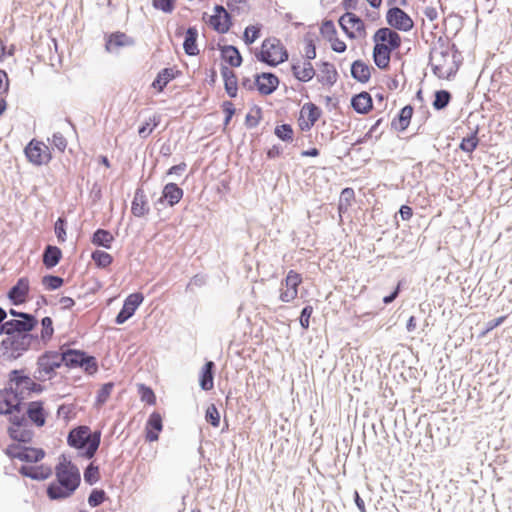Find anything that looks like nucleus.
I'll return each mask as SVG.
<instances>
[{"label": "nucleus", "instance_id": "nucleus-60", "mask_svg": "<svg viewBox=\"0 0 512 512\" xmlns=\"http://www.w3.org/2000/svg\"><path fill=\"white\" fill-rule=\"evenodd\" d=\"M52 146L60 152H64L67 147V141L60 132H55L52 136Z\"/></svg>", "mask_w": 512, "mask_h": 512}, {"label": "nucleus", "instance_id": "nucleus-38", "mask_svg": "<svg viewBox=\"0 0 512 512\" xmlns=\"http://www.w3.org/2000/svg\"><path fill=\"white\" fill-rule=\"evenodd\" d=\"M307 117L308 124L314 125L321 116V109L314 103H305L301 109V118Z\"/></svg>", "mask_w": 512, "mask_h": 512}, {"label": "nucleus", "instance_id": "nucleus-31", "mask_svg": "<svg viewBox=\"0 0 512 512\" xmlns=\"http://www.w3.org/2000/svg\"><path fill=\"white\" fill-rule=\"evenodd\" d=\"M62 258V251L59 247L47 245L42 254L43 265L47 269L55 267Z\"/></svg>", "mask_w": 512, "mask_h": 512}, {"label": "nucleus", "instance_id": "nucleus-51", "mask_svg": "<svg viewBox=\"0 0 512 512\" xmlns=\"http://www.w3.org/2000/svg\"><path fill=\"white\" fill-rule=\"evenodd\" d=\"M113 387H114L113 382H107L102 385V387L99 389V391L97 393V397H96V404L98 406L103 405L108 400V398L113 390Z\"/></svg>", "mask_w": 512, "mask_h": 512}, {"label": "nucleus", "instance_id": "nucleus-15", "mask_svg": "<svg viewBox=\"0 0 512 512\" xmlns=\"http://www.w3.org/2000/svg\"><path fill=\"white\" fill-rule=\"evenodd\" d=\"M144 296L140 292L130 294L123 303L121 310L118 312L115 323L118 325L124 324L136 312L137 308L142 304Z\"/></svg>", "mask_w": 512, "mask_h": 512}, {"label": "nucleus", "instance_id": "nucleus-55", "mask_svg": "<svg viewBox=\"0 0 512 512\" xmlns=\"http://www.w3.org/2000/svg\"><path fill=\"white\" fill-rule=\"evenodd\" d=\"M320 32L327 40H332L336 36V28L332 20H324L320 27Z\"/></svg>", "mask_w": 512, "mask_h": 512}, {"label": "nucleus", "instance_id": "nucleus-24", "mask_svg": "<svg viewBox=\"0 0 512 512\" xmlns=\"http://www.w3.org/2000/svg\"><path fill=\"white\" fill-rule=\"evenodd\" d=\"M220 73L224 81V89L227 95L230 98H235L238 92V78L236 73L224 65H222Z\"/></svg>", "mask_w": 512, "mask_h": 512}, {"label": "nucleus", "instance_id": "nucleus-25", "mask_svg": "<svg viewBox=\"0 0 512 512\" xmlns=\"http://www.w3.org/2000/svg\"><path fill=\"white\" fill-rule=\"evenodd\" d=\"M162 417L158 412H153L146 423V440L154 442L159 439V433L162 431Z\"/></svg>", "mask_w": 512, "mask_h": 512}, {"label": "nucleus", "instance_id": "nucleus-63", "mask_svg": "<svg viewBox=\"0 0 512 512\" xmlns=\"http://www.w3.org/2000/svg\"><path fill=\"white\" fill-rule=\"evenodd\" d=\"M9 91V77L5 70L0 69V97Z\"/></svg>", "mask_w": 512, "mask_h": 512}, {"label": "nucleus", "instance_id": "nucleus-58", "mask_svg": "<svg viewBox=\"0 0 512 512\" xmlns=\"http://www.w3.org/2000/svg\"><path fill=\"white\" fill-rule=\"evenodd\" d=\"M313 313V307L311 305H306L303 307L300 313L299 322L303 329H308L310 325V317Z\"/></svg>", "mask_w": 512, "mask_h": 512}, {"label": "nucleus", "instance_id": "nucleus-41", "mask_svg": "<svg viewBox=\"0 0 512 512\" xmlns=\"http://www.w3.org/2000/svg\"><path fill=\"white\" fill-rule=\"evenodd\" d=\"M478 128H476L475 131L471 132L468 136L464 137L459 145V148L466 152V153H472L479 144L478 139Z\"/></svg>", "mask_w": 512, "mask_h": 512}, {"label": "nucleus", "instance_id": "nucleus-54", "mask_svg": "<svg viewBox=\"0 0 512 512\" xmlns=\"http://www.w3.org/2000/svg\"><path fill=\"white\" fill-rule=\"evenodd\" d=\"M260 36V28L250 25L244 30L243 40L247 45L254 43Z\"/></svg>", "mask_w": 512, "mask_h": 512}, {"label": "nucleus", "instance_id": "nucleus-44", "mask_svg": "<svg viewBox=\"0 0 512 512\" xmlns=\"http://www.w3.org/2000/svg\"><path fill=\"white\" fill-rule=\"evenodd\" d=\"M354 200V190L352 188H344L340 195L338 210L340 213L346 211Z\"/></svg>", "mask_w": 512, "mask_h": 512}, {"label": "nucleus", "instance_id": "nucleus-4", "mask_svg": "<svg viewBox=\"0 0 512 512\" xmlns=\"http://www.w3.org/2000/svg\"><path fill=\"white\" fill-rule=\"evenodd\" d=\"M37 339L38 337L35 335H6L0 342V359L3 361H14L20 358Z\"/></svg>", "mask_w": 512, "mask_h": 512}, {"label": "nucleus", "instance_id": "nucleus-12", "mask_svg": "<svg viewBox=\"0 0 512 512\" xmlns=\"http://www.w3.org/2000/svg\"><path fill=\"white\" fill-rule=\"evenodd\" d=\"M24 153L28 161L36 166L46 165L52 158L49 147L36 139L26 145Z\"/></svg>", "mask_w": 512, "mask_h": 512}, {"label": "nucleus", "instance_id": "nucleus-27", "mask_svg": "<svg viewBox=\"0 0 512 512\" xmlns=\"http://www.w3.org/2000/svg\"><path fill=\"white\" fill-rule=\"evenodd\" d=\"M352 108L359 114H367L373 106L371 95L362 91L351 98Z\"/></svg>", "mask_w": 512, "mask_h": 512}, {"label": "nucleus", "instance_id": "nucleus-43", "mask_svg": "<svg viewBox=\"0 0 512 512\" xmlns=\"http://www.w3.org/2000/svg\"><path fill=\"white\" fill-rule=\"evenodd\" d=\"M63 284L64 279L60 276L48 274L42 278V285L45 287V289L50 291L59 289L63 286Z\"/></svg>", "mask_w": 512, "mask_h": 512}, {"label": "nucleus", "instance_id": "nucleus-33", "mask_svg": "<svg viewBox=\"0 0 512 512\" xmlns=\"http://www.w3.org/2000/svg\"><path fill=\"white\" fill-rule=\"evenodd\" d=\"M221 57L232 67H239L242 64L243 58L237 47L233 45H225L220 48Z\"/></svg>", "mask_w": 512, "mask_h": 512}, {"label": "nucleus", "instance_id": "nucleus-62", "mask_svg": "<svg viewBox=\"0 0 512 512\" xmlns=\"http://www.w3.org/2000/svg\"><path fill=\"white\" fill-rule=\"evenodd\" d=\"M298 289H283L281 287L280 300L285 303H289L297 297Z\"/></svg>", "mask_w": 512, "mask_h": 512}, {"label": "nucleus", "instance_id": "nucleus-61", "mask_svg": "<svg viewBox=\"0 0 512 512\" xmlns=\"http://www.w3.org/2000/svg\"><path fill=\"white\" fill-rule=\"evenodd\" d=\"M221 107L223 112L225 113L224 125H228L233 115L235 114L234 105L230 101H224Z\"/></svg>", "mask_w": 512, "mask_h": 512}, {"label": "nucleus", "instance_id": "nucleus-53", "mask_svg": "<svg viewBox=\"0 0 512 512\" xmlns=\"http://www.w3.org/2000/svg\"><path fill=\"white\" fill-rule=\"evenodd\" d=\"M41 326H42L41 338L44 341L49 340L52 337L53 333H54L52 319L50 317H48V316L42 318Z\"/></svg>", "mask_w": 512, "mask_h": 512}, {"label": "nucleus", "instance_id": "nucleus-46", "mask_svg": "<svg viewBox=\"0 0 512 512\" xmlns=\"http://www.w3.org/2000/svg\"><path fill=\"white\" fill-rule=\"evenodd\" d=\"M372 58L374 64L381 70H387L390 65L391 57L381 53L380 51L373 48Z\"/></svg>", "mask_w": 512, "mask_h": 512}, {"label": "nucleus", "instance_id": "nucleus-14", "mask_svg": "<svg viewBox=\"0 0 512 512\" xmlns=\"http://www.w3.org/2000/svg\"><path fill=\"white\" fill-rule=\"evenodd\" d=\"M386 21L388 25L399 31H410L413 26L411 17L399 7H391L386 13Z\"/></svg>", "mask_w": 512, "mask_h": 512}, {"label": "nucleus", "instance_id": "nucleus-16", "mask_svg": "<svg viewBox=\"0 0 512 512\" xmlns=\"http://www.w3.org/2000/svg\"><path fill=\"white\" fill-rule=\"evenodd\" d=\"M183 189L180 188L176 183H167L164 187H163V190H162V195L161 197L155 202V208L157 210H160V206L161 205H164L165 203L170 206V207H173L175 206L177 203H179V201L182 199L183 197Z\"/></svg>", "mask_w": 512, "mask_h": 512}, {"label": "nucleus", "instance_id": "nucleus-18", "mask_svg": "<svg viewBox=\"0 0 512 512\" xmlns=\"http://www.w3.org/2000/svg\"><path fill=\"white\" fill-rule=\"evenodd\" d=\"M135 45V40L123 32H114L107 36L105 49L109 53L118 52L122 47Z\"/></svg>", "mask_w": 512, "mask_h": 512}, {"label": "nucleus", "instance_id": "nucleus-11", "mask_svg": "<svg viewBox=\"0 0 512 512\" xmlns=\"http://www.w3.org/2000/svg\"><path fill=\"white\" fill-rule=\"evenodd\" d=\"M6 454L13 459L27 463H37L45 457V451L42 448H34L21 444L9 445Z\"/></svg>", "mask_w": 512, "mask_h": 512}, {"label": "nucleus", "instance_id": "nucleus-17", "mask_svg": "<svg viewBox=\"0 0 512 512\" xmlns=\"http://www.w3.org/2000/svg\"><path fill=\"white\" fill-rule=\"evenodd\" d=\"M279 85L278 77L271 72H262L255 75V86L260 94L270 95Z\"/></svg>", "mask_w": 512, "mask_h": 512}, {"label": "nucleus", "instance_id": "nucleus-22", "mask_svg": "<svg viewBox=\"0 0 512 512\" xmlns=\"http://www.w3.org/2000/svg\"><path fill=\"white\" fill-rule=\"evenodd\" d=\"M28 293L29 280L26 277H22L10 288L8 298L14 305H20L25 302Z\"/></svg>", "mask_w": 512, "mask_h": 512}, {"label": "nucleus", "instance_id": "nucleus-52", "mask_svg": "<svg viewBox=\"0 0 512 512\" xmlns=\"http://www.w3.org/2000/svg\"><path fill=\"white\" fill-rule=\"evenodd\" d=\"M106 499V493L102 489H93L88 496V504L91 507H97L101 505Z\"/></svg>", "mask_w": 512, "mask_h": 512}, {"label": "nucleus", "instance_id": "nucleus-48", "mask_svg": "<svg viewBox=\"0 0 512 512\" xmlns=\"http://www.w3.org/2000/svg\"><path fill=\"white\" fill-rule=\"evenodd\" d=\"M99 480V467L90 463L84 470V481L93 485Z\"/></svg>", "mask_w": 512, "mask_h": 512}, {"label": "nucleus", "instance_id": "nucleus-57", "mask_svg": "<svg viewBox=\"0 0 512 512\" xmlns=\"http://www.w3.org/2000/svg\"><path fill=\"white\" fill-rule=\"evenodd\" d=\"M139 393H140L142 401H145L146 403H148L150 405L155 403L156 397H155L154 391L150 387H148L144 384H140L139 385Z\"/></svg>", "mask_w": 512, "mask_h": 512}, {"label": "nucleus", "instance_id": "nucleus-2", "mask_svg": "<svg viewBox=\"0 0 512 512\" xmlns=\"http://www.w3.org/2000/svg\"><path fill=\"white\" fill-rule=\"evenodd\" d=\"M457 54L459 52L456 45H450L447 40L440 37L431 48L429 55V65L433 73L440 79H450L453 77L460 66Z\"/></svg>", "mask_w": 512, "mask_h": 512}, {"label": "nucleus", "instance_id": "nucleus-50", "mask_svg": "<svg viewBox=\"0 0 512 512\" xmlns=\"http://www.w3.org/2000/svg\"><path fill=\"white\" fill-rule=\"evenodd\" d=\"M206 421L213 427L220 425V413L214 404H210L205 412Z\"/></svg>", "mask_w": 512, "mask_h": 512}, {"label": "nucleus", "instance_id": "nucleus-40", "mask_svg": "<svg viewBox=\"0 0 512 512\" xmlns=\"http://www.w3.org/2000/svg\"><path fill=\"white\" fill-rule=\"evenodd\" d=\"M451 98L452 95L448 90H437L434 94L432 106L435 110H443L449 105Z\"/></svg>", "mask_w": 512, "mask_h": 512}, {"label": "nucleus", "instance_id": "nucleus-9", "mask_svg": "<svg viewBox=\"0 0 512 512\" xmlns=\"http://www.w3.org/2000/svg\"><path fill=\"white\" fill-rule=\"evenodd\" d=\"M11 425L8 428L9 436L22 444L30 443L34 437V432L30 428L28 419L24 414L12 415L9 418Z\"/></svg>", "mask_w": 512, "mask_h": 512}, {"label": "nucleus", "instance_id": "nucleus-21", "mask_svg": "<svg viewBox=\"0 0 512 512\" xmlns=\"http://www.w3.org/2000/svg\"><path fill=\"white\" fill-rule=\"evenodd\" d=\"M372 40L374 43L387 44L388 46H401V36L391 28L381 27L376 30Z\"/></svg>", "mask_w": 512, "mask_h": 512}, {"label": "nucleus", "instance_id": "nucleus-13", "mask_svg": "<svg viewBox=\"0 0 512 512\" xmlns=\"http://www.w3.org/2000/svg\"><path fill=\"white\" fill-rule=\"evenodd\" d=\"M38 321L34 315H23L20 319H11L5 322L2 329L3 334L15 336L19 335H32L31 331L36 327Z\"/></svg>", "mask_w": 512, "mask_h": 512}, {"label": "nucleus", "instance_id": "nucleus-37", "mask_svg": "<svg viewBox=\"0 0 512 512\" xmlns=\"http://www.w3.org/2000/svg\"><path fill=\"white\" fill-rule=\"evenodd\" d=\"M209 24L213 27L215 31L218 33L224 34L227 33L232 25V18L229 15V19L223 18V15H211Z\"/></svg>", "mask_w": 512, "mask_h": 512}, {"label": "nucleus", "instance_id": "nucleus-1", "mask_svg": "<svg viewBox=\"0 0 512 512\" xmlns=\"http://www.w3.org/2000/svg\"><path fill=\"white\" fill-rule=\"evenodd\" d=\"M81 483L78 467L62 455V460L55 467V480L46 489L50 500L60 501L71 497Z\"/></svg>", "mask_w": 512, "mask_h": 512}, {"label": "nucleus", "instance_id": "nucleus-64", "mask_svg": "<svg viewBox=\"0 0 512 512\" xmlns=\"http://www.w3.org/2000/svg\"><path fill=\"white\" fill-rule=\"evenodd\" d=\"M329 42L331 43V48L334 52L343 53L346 51L347 46L345 42L338 39L336 36L332 38V40H329Z\"/></svg>", "mask_w": 512, "mask_h": 512}, {"label": "nucleus", "instance_id": "nucleus-34", "mask_svg": "<svg viewBox=\"0 0 512 512\" xmlns=\"http://www.w3.org/2000/svg\"><path fill=\"white\" fill-rule=\"evenodd\" d=\"M178 71L174 68H164L156 76L152 82V87L158 91H163L167 84L176 77Z\"/></svg>", "mask_w": 512, "mask_h": 512}, {"label": "nucleus", "instance_id": "nucleus-39", "mask_svg": "<svg viewBox=\"0 0 512 512\" xmlns=\"http://www.w3.org/2000/svg\"><path fill=\"white\" fill-rule=\"evenodd\" d=\"M322 76L319 81L329 85H333L337 81L338 73L333 64L329 62H323L321 65Z\"/></svg>", "mask_w": 512, "mask_h": 512}, {"label": "nucleus", "instance_id": "nucleus-36", "mask_svg": "<svg viewBox=\"0 0 512 512\" xmlns=\"http://www.w3.org/2000/svg\"><path fill=\"white\" fill-rule=\"evenodd\" d=\"M338 22H348L351 27L355 28L356 32L358 33L357 36L366 35L365 24L363 20L352 12H346L345 14H343L339 18Z\"/></svg>", "mask_w": 512, "mask_h": 512}, {"label": "nucleus", "instance_id": "nucleus-59", "mask_svg": "<svg viewBox=\"0 0 512 512\" xmlns=\"http://www.w3.org/2000/svg\"><path fill=\"white\" fill-rule=\"evenodd\" d=\"M65 226H66V220L64 218L60 217L55 222V226H54L55 234H56L57 239H58V241L60 243H63L66 240V229H65Z\"/></svg>", "mask_w": 512, "mask_h": 512}, {"label": "nucleus", "instance_id": "nucleus-49", "mask_svg": "<svg viewBox=\"0 0 512 512\" xmlns=\"http://www.w3.org/2000/svg\"><path fill=\"white\" fill-rule=\"evenodd\" d=\"M302 279L299 273L295 272L294 270H290L286 276V278L281 282V286H284L286 288L290 289H298V286L300 285Z\"/></svg>", "mask_w": 512, "mask_h": 512}, {"label": "nucleus", "instance_id": "nucleus-10", "mask_svg": "<svg viewBox=\"0 0 512 512\" xmlns=\"http://www.w3.org/2000/svg\"><path fill=\"white\" fill-rule=\"evenodd\" d=\"M25 396L10 385L0 390V415H21V406Z\"/></svg>", "mask_w": 512, "mask_h": 512}, {"label": "nucleus", "instance_id": "nucleus-19", "mask_svg": "<svg viewBox=\"0 0 512 512\" xmlns=\"http://www.w3.org/2000/svg\"><path fill=\"white\" fill-rule=\"evenodd\" d=\"M26 418L37 427H42L46 423L47 414L44 409V403L41 400L28 403Z\"/></svg>", "mask_w": 512, "mask_h": 512}, {"label": "nucleus", "instance_id": "nucleus-23", "mask_svg": "<svg viewBox=\"0 0 512 512\" xmlns=\"http://www.w3.org/2000/svg\"><path fill=\"white\" fill-rule=\"evenodd\" d=\"M18 472L24 476L28 477L32 480H45L49 478L52 475V469L49 466L45 465H39V466H28V465H22Z\"/></svg>", "mask_w": 512, "mask_h": 512}, {"label": "nucleus", "instance_id": "nucleus-8", "mask_svg": "<svg viewBox=\"0 0 512 512\" xmlns=\"http://www.w3.org/2000/svg\"><path fill=\"white\" fill-rule=\"evenodd\" d=\"M8 380L9 384L14 388V390H17L24 396L25 392H27V395L31 393L40 394L44 390V387L38 383H35L23 369H14L10 371Z\"/></svg>", "mask_w": 512, "mask_h": 512}, {"label": "nucleus", "instance_id": "nucleus-29", "mask_svg": "<svg viewBox=\"0 0 512 512\" xmlns=\"http://www.w3.org/2000/svg\"><path fill=\"white\" fill-rule=\"evenodd\" d=\"M215 363L207 361L201 369L199 385L202 390L209 391L214 386Z\"/></svg>", "mask_w": 512, "mask_h": 512}, {"label": "nucleus", "instance_id": "nucleus-35", "mask_svg": "<svg viewBox=\"0 0 512 512\" xmlns=\"http://www.w3.org/2000/svg\"><path fill=\"white\" fill-rule=\"evenodd\" d=\"M91 241L96 246L110 249L114 236L110 231L99 228L93 233Z\"/></svg>", "mask_w": 512, "mask_h": 512}, {"label": "nucleus", "instance_id": "nucleus-47", "mask_svg": "<svg viewBox=\"0 0 512 512\" xmlns=\"http://www.w3.org/2000/svg\"><path fill=\"white\" fill-rule=\"evenodd\" d=\"M275 135L282 141L288 142L293 139V129L290 124H281L276 126Z\"/></svg>", "mask_w": 512, "mask_h": 512}, {"label": "nucleus", "instance_id": "nucleus-32", "mask_svg": "<svg viewBox=\"0 0 512 512\" xmlns=\"http://www.w3.org/2000/svg\"><path fill=\"white\" fill-rule=\"evenodd\" d=\"M291 69L294 77L301 82H308L315 76V69L311 62H304L303 67L299 62L292 63Z\"/></svg>", "mask_w": 512, "mask_h": 512}, {"label": "nucleus", "instance_id": "nucleus-30", "mask_svg": "<svg viewBox=\"0 0 512 512\" xmlns=\"http://www.w3.org/2000/svg\"><path fill=\"white\" fill-rule=\"evenodd\" d=\"M198 30L195 26L189 27L185 32V38L183 42V49L189 56H196L199 54L197 47Z\"/></svg>", "mask_w": 512, "mask_h": 512}, {"label": "nucleus", "instance_id": "nucleus-45", "mask_svg": "<svg viewBox=\"0 0 512 512\" xmlns=\"http://www.w3.org/2000/svg\"><path fill=\"white\" fill-rule=\"evenodd\" d=\"M304 42H305V58L306 62H310L311 60L316 58V46L314 43V37L312 34L307 33L304 36Z\"/></svg>", "mask_w": 512, "mask_h": 512}, {"label": "nucleus", "instance_id": "nucleus-26", "mask_svg": "<svg viewBox=\"0 0 512 512\" xmlns=\"http://www.w3.org/2000/svg\"><path fill=\"white\" fill-rule=\"evenodd\" d=\"M373 67L369 66L362 60H355L351 64V76L360 83H367L371 78Z\"/></svg>", "mask_w": 512, "mask_h": 512}, {"label": "nucleus", "instance_id": "nucleus-42", "mask_svg": "<svg viewBox=\"0 0 512 512\" xmlns=\"http://www.w3.org/2000/svg\"><path fill=\"white\" fill-rule=\"evenodd\" d=\"M91 257L95 264L100 268H106L113 262V257L109 253L102 250H96L92 252Z\"/></svg>", "mask_w": 512, "mask_h": 512}, {"label": "nucleus", "instance_id": "nucleus-20", "mask_svg": "<svg viewBox=\"0 0 512 512\" xmlns=\"http://www.w3.org/2000/svg\"><path fill=\"white\" fill-rule=\"evenodd\" d=\"M150 207L148 204L147 196L142 188H137L134 193V198L131 203V213L137 217L142 218L148 215Z\"/></svg>", "mask_w": 512, "mask_h": 512}, {"label": "nucleus", "instance_id": "nucleus-3", "mask_svg": "<svg viewBox=\"0 0 512 512\" xmlns=\"http://www.w3.org/2000/svg\"><path fill=\"white\" fill-rule=\"evenodd\" d=\"M101 442V432H91L88 426H78L72 429L67 436V443L81 451V456L91 459L96 454Z\"/></svg>", "mask_w": 512, "mask_h": 512}, {"label": "nucleus", "instance_id": "nucleus-28", "mask_svg": "<svg viewBox=\"0 0 512 512\" xmlns=\"http://www.w3.org/2000/svg\"><path fill=\"white\" fill-rule=\"evenodd\" d=\"M413 107L411 105L404 106L398 113V115L392 120L391 127L396 131H405L413 116Z\"/></svg>", "mask_w": 512, "mask_h": 512}, {"label": "nucleus", "instance_id": "nucleus-56", "mask_svg": "<svg viewBox=\"0 0 512 512\" xmlns=\"http://www.w3.org/2000/svg\"><path fill=\"white\" fill-rule=\"evenodd\" d=\"M152 6L164 13H171L175 8V0H152Z\"/></svg>", "mask_w": 512, "mask_h": 512}, {"label": "nucleus", "instance_id": "nucleus-6", "mask_svg": "<svg viewBox=\"0 0 512 512\" xmlns=\"http://www.w3.org/2000/svg\"><path fill=\"white\" fill-rule=\"evenodd\" d=\"M63 364L69 368H81L89 375L98 371V363L94 356L87 354L83 350L66 349L62 351Z\"/></svg>", "mask_w": 512, "mask_h": 512}, {"label": "nucleus", "instance_id": "nucleus-5", "mask_svg": "<svg viewBox=\"0 0 512 512\" xmlns=\"http://www.w3.org/2000/svg\"><path fill=\"white\" fill-rule=\"evenodd\" d=\"M258 61L271 67L288 60V51L277 38H267L262 42L261 50L255 54Z\"/></svg>", "mask_w": 512, "mask_h": 512}, {"label": "nucleus", "instance_id": "nucleus-7", "mask_svg": "<svg viewBox=\"0 0 512 512\" xmlns=\"http://www.w3.org/2000/svg\"><path fill=\"white\" fill-rule=\"evenodd\" d=\"M62 364V352L46 351L37 360V368L33 373V378L41 382L51 379L56 369L60 368Z\"/></svg>", "mask_w": 512, "mask_h": 512}]
</instances>
